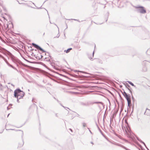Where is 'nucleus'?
<instances>
[{
  "instance_id": "obj_1",
  "label": "nucleus",
  "mask_w": 150,
  "mask_h": 150,
  "mask_svg": "<svg viewBox=\"0 0 150 150\" xmlns=\"http://www.w3.org/2000/svg\"><path fill=\"white\" fill-rule=\"evenodd\" d=\"M25 93L19 88L17 89L14 91V96L15 98L19 97V99L23 98Z\"/></svg>"
},
{
  "instance_id": "obj_2",
  "label": "nucleus",
  "mask_w": 150,
  "mask_h": 150,
  "mask_svg": "<svg viewBox=\"0 0 150 150\" xmlns=\"http://www.w3.org/2000/svg\"><path fill=\"white\" fill-rule=\"evenodd\" d=\"M122 93L123 95L127 101V104L128 106H130L131 104L130 96L129 95H128L125 91H124L123 92H122Z\"/></svg>"
},
{
  "instance_id": "obj_3",
  "label": "nucleus",
  "mask_w": 150,
  "mask_h": 150,
  "mask_svg": "<svg viewBox=\"0 0 150 150\" xmlns=\"http://www.w3.org/2000/svg\"><path fill=\"white\" fill-rule=\"evenodd\" d=\"M134 7L137 9V11L138 12L142 14H144L146 13V10L144 9V7L142 6H135Z\"/></svg>"
},
{
  "instance_id": "obj_4",
  "label": "nucleus",
  "mask_w": 150,
  "mask_h": 150,
  "mask_svg": "<svg viewBox=\"0 0 150 150\" xmlns=\"http://www.w3.org/2000/svg\"><path fill=\"white\" fill-rule=\"evenodd\" d=\"M8 54L11 58V60L13 62L16 63H18L19 64L21 62V61L19 59H18L16 57H15L10 52H9Z\"/></svg>"
},
{
  "instance_id": "obj_5",
  "label": "nucleus",
  "mask_w": 150,
  "mask_h": 150,
  "mask_svg": "<svg viewBox=\"0 0 150 150\" xmlns=\"http://www.w3.org/2000/svg\"><path fill=\"white\" fill-rule=\"evenodd\" d=\"M32 45L34 46L36 48L37 50H39L43 52H46L43 50L42 48H41L40 46L34 43H33L32 44Z\"/></svg>"
},
{
  "instance_id": "obj_6",
  "label": "nucleus",
  "mask_w": 150,
  "mask_h": 150,
  "mask_svg": "<svg viewBox=\"0 0 150 150\" xmlns=\"http://www.w3.org/2000/svg\"><path fill=\"white\" fill-rule=\"evenodd\" d=\"M126 132L127 133V137L133 140V137L131 136L130 132L129 131H128V132H127L126 131Z\"/></svg>"
},
{
  "instance_id": "obj_7",
  "label": "nucleus",
  "mask_w": 150,
  "mask_h": 150,
  "mask_svg": "<svg viewBox=\"0 0 150 150\" xmlns=\"http://www.w3.org/2000/svg\"><path fill=\"white\" fill-rule=\"evenodd\" d=\"M116 145H117V146H120V147L124 148L126 150H129V149L127 148L126 147H125V146H123V145H122L121 144H116Z\"/></svg>"
},
{
  "instance_id": "obj_8",
  "label": "nucleus",
  "mask_w": 150,
  "mask_h": 150,
  "mask_svg": "<svg viewBox=\"0 0 150 150\" xmlns=\"http://www.w3.org/2000/svg\"><path fill=\"white\" fill-rule=\"evenodd\" d=\"M96 62L98 63L102 64L103 63L102 61L99 59H96Z\"/></svg>"
},
{
  "instance_id": "obj_9",
  "label": "nucleus",
  "mask_w": 150,
  "mask_h": 150,
  "mask_svg": "<svg viewBox=\"0 0 150 150\" xmlns=\"http://www.w3.org/2000/svg\"><path fill=\"white\" fill-rule=\"evenodd\" d=\"M138 140L141 143L143 144H144V146H145V147H146V148L148 150H149V149L146 146L145 143L143 142L141 139H138Z\"/></svg>"
},
{
  "instance_id": "obj_10",
  "label": "nucleus",
  "mask_w": 150,
  "mask_h": 150,
  "mask_svg": "<svg viewBox=\"0 0 150 150\" xmlns=\"http://www.w3.org/2000/svg\"><path fill=\"white\" fill-rule=\"evenodd\" d=\"M24 142L23 140H22L21 144H19L18 146V147H21L23 146L24 144Z\"/></svg>"
},
{
  "instance_id": "obj_11",
  "label": "nucleus",
  "mask_w": 150,
  "mask_h": 150,
  "mask_svg": "<svg viewBox=\"0 0 150 150\" xmlns=\"http://www.w3.org/2000/svg\"><path fill=\"white\" fill-rule=\"evenodd\" d=\"M80 105L84 106H87L88 105V104L87 103H84L82 102H81Z\"/></svg>"
},
{
  "instance_id": "obj_12",
  "label": "nucleus",
  "mask_w": 150,
  "mask_h": 150,
  "mask_svg": "<svg viewBox=\"0 0 150 150\" xmlns=\"http://www.w3.org/2000/svg\"><path fill=\"white\" fill-rule=\"evenodd\" d=\"M94 54V51H93V55L91 56L90 57L89 56H88V58L91 60H93V57Z\"/></svg>"
},
{
  "instance_id": "obj_13",
  "label": "nucleus",
  "mask_w": 150,
  "mask_h": 150,
  "mask_svg": "<svg viewBox=\"0 0 150 150\" xmlns=\"http://www.w3.org/2000/svg\"><path fill=\"white\" fill-rule=\"evenodd\" d=\"M72 49V48H69V49H68L67 50H64V52H66V53H69L70 51Z\"/></svg>"
},
{
  "instance_id": "obj_14",
  "label": "nucleus",
  "mask_w": 150,
  "mask_h": 150,
  "mask_svg": "<svg viewBox=\"0 0 150 150\" xmlns=\"http://www.w3.org/2000/svg\"><path fill=\"white\" fill-rule=\"evenodd\" d=\"M58 103L60 105L62 106V107H63L65 109L67 110L66 108H67V109H69V110H70L69 108H67L66 107H65V106H64L63 105H62L61 103H60V102L59 101V102H58Z\"/></svg>"
},
{
  "instance_id": "obj_15",
  "label": "nucleus",
  "mask_w": 150,
  "mask_h": 150,
  "mask_svg": "<svg viewBox=\"0 0 150 150\" xmlns=\"http://www.w3.org/2000/svg\"><path fill=\"white\" fill-rule=\"evenodd\" d=\"M147 71V69L146 67H144L143 68L142 71L144 72L146 71Z\"/></svg>"
},
{
  "instance_id": "obj_16",
  "label": "nucleus",
  "mask_w": 150,
  "mask_h": 150,
  "mask_svg": "<svg viewBox=\"0 0 150 150\" xmlns=\"http://www.w3.org/2000/svg\"><path fill=\"white\" fill-rule=\"evenodd\" d=\"M127 82H128V83H129V84L131 85L132 86H134V87H136L134 85V84L131 82L129 81H127Z\"/></svg>"
},
{
  "instance_id": "obj_17",
  "label": "nucleus",
  "mask_w": 150,
  "mask_h": 150,
  "mask_svg": "<svg viewBox=\"0 0 150 150\" xmlns=\"http://www.w3.org/2000/svg\"><path fill=\"white\" fill-rule=\"evenodd\" d=\"M0 56H1V57L2 58H3V59H4V61L6 63V64H7V62H7V60H6V59L5 58H4V57H3V56H1V55H0Z\"/></svg>"
},
{
  "instance_id": "obj_18",
  "label": "nucleus",
  "mask_w": 150,
  "mask_h": 150,
  "mask_svg": "<svg viewBox=\"0 0 150 150\" xmlns=\"http://www.w3.org/2000/svg\"><path fill=\"white\" fill-rule=\"evenodd\" d=\"M127 88L129 90V92L131 93V95H132V92L131 91V88L130 87V88H129V87H128Z\"/></svg>"
},
{
  "instance_id": "obj_19",
  "label": "nucleus",
  "mask_w": 150,
  "mask_h": 150,
  "mask_svg": "<svg viewBox=\"0 0 150 150\" xmlns=\"http://www.w3.org/2000/svg\"><path fill=\"white\" fill-rule=\"evenodd\" d=\"M94 103H95V104H98V103H100L102 105L103 104V103H102V102H95Z\"/></svg>"
},
{
  "instance_id": "obj_20",
  "label": "nucleus",
  "mask_w": 150,
  "mask_h": 150,
  "mask_svg": "<svg viewBox=\"0 0 150 150\" xmlns=\"http://www.w3.org/2000/svg\"><path fill=\"white\" fill-rule=\"evenodd\" d=\"M45 61H50V59H49L48 58H47V57H45Z\"/></svg>"
},
{
  "instance_id": "obj_21",
  "label": "nucleus",
  "mask_w": 150,
  "mask_h": 150,
  "mask_svg": "<svg viewBox=\"0 0 150 150\" xmlns=\"http://www.w3.org/2000/svg\"><path fill=\"white\" fill-rule=\"evenodd\" d=\"M82 124L83 127H85L86 126V124L85 123L83 122L82 123Z\"/></svg>"
},
{
  "instance_id": "obj_22",
  "label": "nucleus",
  "mask_w": 150,
  "mask_h": 150,
  "mask_svg": "<svg viewBox=\"0 0 150 150\" xmlns=\"http://www.w3.org/2000/svg\"><path fill=\"white\" fill-rule=\"evenodd\" d=\"M98 129L99 131H100V133H101V134L102 135H103V133L102 132V131L101 130V129L99 128V127H98Z\"/></svg>"
},
{
  "instance_id": "obj_23",
  "label": "nucleus",
  "mask_w": 150,
  "mask_h": 150,
  "mask_svg": "<svg viewBox=\"0 0 150 150\" xmlns=\"http://www.w3.org/2000/svg\"><path fill=\"white\" fill-rule=\"evenodd\" d=\"M7 64L8 65V66L11 67H12L13 66L12 65L10 64L8 62H7Z\"/></svg>"
},
{
  "instance_id": "obj_24",
  "label": "nucleus",
  "mask_w": 150,
  "mask_h": 150,
  "mask_svg": "<svg viewBox=\"0 0 150 150\" xmlns=\"http://www.w3.org/2000/svg\"><path fill=\"white\" fill-rule=\"evenodd\" d=\"M126 88L129 87L130 88V86L128 84H127L126 85Z\"/></svg>"
},
{
  "instance_id": "obj_25",
  "label": "nucleus",
  "mask_w": 150,
  "mask_h": 150,
  "mask_svg": "<svg viewBox=\"0 0 150 150\" xmlns=\"http://www.w3.org/2000/svg\"><path fill=\"white\" fill-rule=\"evenodd\" d=\"M12 68H13V69H14L16 70V71H18V70L15 67H14L12 66Z\"/></svg>"
},
{
  "instance_id": "obj_26",
  "label": "nucleus",
  "mask_w": 150,
  "mask_h": 150,
  "mask_svg": "<svg viewBox=\"0 0 150 150\" xmlns=\"http://www.w3.org/2000/svg\"><path fill=\"white\" fill-rule=\"evenodd\" d=\"M35 57L37 59H40V57L37 56H35L36 55H34Z\"/></svg>"
},
{
  "instance_id": "obj_27",
  "label": "nucleus",
  "mask_w": 150,
  "mask_h": 150,
  "mask_svg": "<svg viewBox=\"0 0 150 150\" xmlns=\"http://www.w3.org/2000/svg\"><path fill=\"white\" fill-rule=\"evenodd\" d=\"M43 57V56L42 55H40V60H42L41 59Z\"/></svg>"
},
{
  "instance_id": "obj_28",
  "label": "nucleus",
  "mask_w": 150,
  "mask_h": 150,
  "mask_svg": "<svg viewBox=\"0 0 150 150\" xmlns=\"http://www.w3.org/2000/svg\"><path fill=\"white\" fill-rule=\"evenodd\" d=\"M17 98V101L18 103H19V99H19V97L16 98Z\"/></svg>"
},
{
  "instance_id": "obj_29",
  "label": "nucleus",
  "mask_w": 150,
  "mask_h": 150,
  "mask_svg": "<svg viewBox=\"0 0 150 150\" xmlns=\"http://www.w3.org/2000/svg\"><path fill=\"white\" fill-rule=\"evenodd\" d=\"M132 95V100H134V98L133 96H132V95Z\"/></svg>"
},
{
  "instance_id": "obj_30",
  "label": "nucleus",
  "mask_w": 150,
  "mask_h": 150,
  "mask_svg": "<svg viewBox=\"0 0 150 150\" xmlns=\"http://www.w3.org/2000/svg\"><path fill=\"white\" fill-rule=\"evenodd\" d=\"M88 129H89V132H90L91 133V134H92V132L89 129V128H88Z\"/></svg>"
},
{
  "instance_id": "obj_31",
  "label": "nucleus",
  "mask_w": 150,
  "mask_h": 150,
  "mask_svg": "<svg viewBox=\"0 0 150 150\" xmlns=\"http://www.w3.org/2000/svg\"><path fill=\"white\" fill-rule=\"evenodd\" d=\"M4 129H3L1 132H0V133H2L4 131Z\"/></svg>"
},
{
  "instance_id": "obj_32",
  "label": "nucleus",
  "mask_w": 150,
  "mask_h": 150,
  "mask_svg": "<svg viewBox=\"0 0 150 150\" xmlns=\"http://www.w3.org/2000/svg\"><path fill=\"white\" fill-rule=\"evenodd\" d=\"M54 99H55V100H57V102H59V100H58L56 98H55V97H54Z\"/></svg>"
},
{
  "instance_id": "obj_33",
  "label": "nucleus",
  "mask_w": 150,
  "mask_h": 150,
  "mask_svg": "<svg viewBox=\"0 0 150 150\" xmlns=\"http://www.w3.org/2000/svg\"><path fill=\"white\" fill-rule=\"evenodd\" d=\"M73 20H75V21H79V22H80V21H79V20H77V19H74Z\"/></svg>"
},
{
  "instance_id": "obj_34",
  "label": "nucleus",
  "mask_w": 150,
  "mask_h": 150,
  "mask_svg": "<svg viewBox=\"0 0 150 150\" xmlns=\"http://www.w3.org/2000/svg\"><path fill=\"white\" fill-rule=\"evenodd\" d=\"M103 137H104V138H106V136H105L104 134H103V135H102Z\"/></svg>"
},
{
  "instance_id": "obj_35",
  "label": "nucleus",
  "mask_w": 150,
  "mask_h": 150,
  "mask_svg": "<svg viewBox=\"0 0 150 150\" xmlns=\"http://www.w3.org/2000/svg\"><path fill=\"white\" fill-rule=\"evenodd\" d=\"M69 130L70 131H71V132H72V129H70H70H69Z\"/></svg>"
},
{
  "instance_id": "obj_36",
  "label": "nucleus",
  "mask_w": 150,
  "mask_h": 150,
  "mask_svg": "<svg viewBox=\"0 0 150 150\" xmlns=\"http://www.w3.org/2000/svg\"><path fill=\"white\" fill-rule=\"evenodd\" d=\"M105 139H106L108 141H109V140H108V138H107V137H106V138H105Z\"/></svg>"
},
{
  "instance_id": "obj_37",
  "label": "nucleus",
  "mask_w": 150,
  "mask_h": 150,
  "mask_svg": "<svg viewBox=\"0 0 150 150\" xmlns=\"http://www.w3.org/2000/svg\"><path fill=\"white\" fill-rule=\"evenodd\" d=\"M148 57L150 59V55H149L148 56Z\"/></svg>"
},
{
  "instance_id": "obj_38",
  "label": "nucleus",
  "mask_w": 150,
  "mask_h": 150,
  "mask_svg": "<svg viewBox=\"0 0 150 150\" xmlns=\"http://www.w3.org/2000/svg\"><path fill=\"white\" fill-rule=\"evenodd\" d=\"M59 35V34H58L57 35V38H58V37H59V35Z\"/></svg>"
},
{
  "instance_id": "obj_39",
  "label": "nucleus",
  "mask_w": 150,
  "mask_h": 150,
  "mask_svg": "<svg viewBox=\"0 0 150 150\" xmlns=\"http://www.w3.org/2000/svg\"><path fill=\"white\" fill-rule=\"evenodd\" d=\"M59 35V34H58L57 35V38H58V37H59V35Z\"/></svg>"
},
{
  "instance_id": "obj_40",
  "label": "nucleus",
  "mask_w": 150,
  "mask_h": 150,
  "mask_svg": "<svg viewBox=\"0 0 150 150\" xmlns=\"http://www.w3.org/2000/svg\"><path fill=\"white\" fill-rule=\"evenodd\" d=\"M91 144H93V142H91Z\"/></svg>"
},
{
  "instance_id": "obj_41",
  "label": "nucleus",
  "mask_w": 150,
  "mask_h": 150,
  "mask_svg": "<svg viewBox=\"0 0 150 150\" xmlns=\"http://www.w3.org/2000/svg\"><path fill=\"white\" fill-rule=\"evenodd\" d=\"M74 71L75 72H76L79 71H77V70H74Z\"/></svg>"
},
{
  "instance_id": "obj_42",
  "label": "nucleus",
  "mask_w": 150,
  "mask_h": 150,
  "mask_svg": "<svg viewBox=\"0 0 150 150\" xmlns=\"http://www.w3.org/2000/svg\"><path fill=\"white\" fill-rule=\"evenodd\" d=\"M9 109H10V108H8V107H7V110H8Z\"/></svg>"
},
{
  "instance_id": "obj_43",
  "label": "nucleus",
  "mask_w": 150,
  "mask_h": 150,
  "mask_svg": "<svg viewBox=\"0 0 150 150\" xmlns=\"http://www.w3.org/2000/svg\"><path fill=\"white\" fill-rule=\"evenodd\" d=\"M147 62H149L150 63V61H149V60H147Z\"/></svg>"
},
{
  "instance_id": "obj_44",
  "label": "nucleus",
  "mask_w": 150,
  "mask_h": 150,
  "mask_svg": "<svg viewBox=\"0 0 150 150\" xmlns=\"http://www.w3.org/2000/svg\"><path fill=\"white\" fill-rule=\"evenodd\" d=\"M137 140H138V139H139L138 137H137Z\"/></svg>"
},
{
  "instance_id": "obj_45",
  "label": "nucleus",
  "mask_w": 150,
  "mask_h": 150,
  "mask_svg": "<svg viewBox=\"0 0 150 150\" xmlns=\"http://www.w3.org/2000/svg\"><path fill=\"white\" fill-rule=\"evenodd\" d=\"M41 7L38 8V9H41Z\"/></svg>"
},
{
  "instance_id": "obj_46",
  "label": "nucleus",
  "mask_w": 150,
  "mask_h": 150,
  "mask_svg": "<svg viewBox=\"0 0 150 150\" xmlns=\"http://www.w3.org/2000/svg\"><path fill=\"white\" fill-rule=\"evenodd\" d=\"M146 61H144L143 62V63H144Z\"/></svg>"
},
{
  "instance_id": "obj_47",
  "label": "nucleus",
  "mask_w": 150,
  "mask_h": 150,
  "mask_svg": "<svg viewBox=\"0 0 150 150\" xmlns=\"http://www.w3.org/2000/svg\"><path fill=\"white\" fill-rule=\"evenodd\" d=\"M10 114H8V116H7V117H8V116H9V115Z\"/></svg>"
},
{
  "instance_id": "obj_48",
  "label": "nucleus",
  "mask_w": 150,
  "mask_h": 150,
  "mask_svg": "<svg viewBox=\"0 0 150 150\" xmlns=\"http://www.w3.org/2000/svg\"><path fill=\"white\" fill-rule=\"evenodd\" d=\"M49 57H50V58H51V56H50Z\"/></svg>"
},
{
  "instance_id": "obj_49",
  "label": "nucleus",
  "mask_w": 150,
  "mask_h": 150,
  "mask_svg": "<svg viewBox=\"0 0 150 150\" xmlns=\"http://www.w3.org/2000/svg\"><path fill=\"white\" fill-rule=\"evenodd\" d=\"M12 105V104H9V105H10L11 106V105Z\"/></svg>"
},
{
  "instance_id": "obj_50",
  "label": "nucleus",
  "mask_w": 150,
  "mask_h": 150,
  "mask_svg": "<svg viewBox=\"0 0 150 150\" xmlns=\"http://www.w3.org/2000/svg\"><path fill=\"white\" fill-rule=\"evenodd\" d=\"M34 98H33V99H32V101H33V100H34Z\"/></svg>"
},
{
  "instance_id": "obj_51",
  "label": "nucleus",
  "mask_w": 150,
  "mask_h": 150,
  "mask_svg": "<svg viewBox=\"0 0 150 150\" xmlns=\"http://www.w3.org/2000/svg\"><path fill=\"white\" fill-rule=\"evenodd\" d=\"M25 60L27 62H28V61L27 60L25 59Z\"/></svg>"
},
{
  "instance_id": "obj_52",
  "label": "nucleus",
  "mask_w": 150,
  "mask_h": 150,
  "mask_svg": "<svg viewBox=\"0 0 150 150\" xmlns=\"http://www.w3.org/2000/svg\"><path fill=\"white\" fill-rule=\"evenodd\" d=\"M10 129V130H14L13 129Z\"/></svg>"
},
{
  "instance_id": "obj_53",
  "label": "nucleus",
  "mask_w": 150,
  "mask_h": 150,
  "mask_svg": "<svg viewBox=\"0 0 150 150\" xmlns=\"http://www.w3.org/2000/svg\"><path fill=\"white\" fill-rule=\"evenodd\" d=\"M107 21V20H106V21Z\"/></svg>"
},
{
  "instance_id": "obj_54",
  "label": "nucleus",
  "mask_w": 150,
  "mask_h": 150,
  "mask_svg": "<svg viewBox=\"0 0 150 150\" xmlns=\"http://www.w3.org/2000/svg\"><path fill=\"white\" fill-rule=\"evenodd\" d=\"M50 23H51V22L50 21Z\"/></svg>"
},
{
  "instance_id": "obj_55",
  "label": "nucleus",
  "mask_w": 150,
  "mask_h": 150,
  "mask_svg": "<svg viewBox=\"0 0 150 150\" xmlns=\"http://www.w3.org/2000/svg\"><path fill=\"white\" fill-rule=\"evenodd\" d=\"M45 35V33H44L43 35Z\"/></svg>"
},
{
  "instance_id": "obj_56",
  "label": "nucleus",
  "mask_w": 150,
  "mask_h": 150,
  "mask_svg": "<svg viewBox=\"0 0 150 150\" xmlns=\"http://www.w3.org/2000/svg\"><path fill=\"white\" fill-rule=\"evenodd\" d=\"M57 116V114H56V116Z\"/></svg>"
},
{
  "instance_id": "obj_57",
  "label": "nucleus",
  "mask_w": 150,
  "mask_h": 150,
  "mask_svg": "<svg viewBox=\"0 0 150 150\" xmlns=\"http://www.w3.org/2000/svg\"><path fill=\"white\" fill-rule=\"evenodd\" d=\"M129 150H130V149H129Z\"/></svg>"
}]
</instances>
